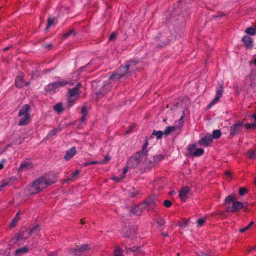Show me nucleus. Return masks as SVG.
<instances>
[{
  "label": "nucleus",
  "mask_w": 256,
  "mask_h": 256,
  "mask_svg": "<svg viewBox=\"0 0 256 256\" xmlns=\"http://www.w3.org/2000/svg\"><path fill=\"white\" fill-rule=\"evenodd\" d=\"M53 183L48 176H41L30 184L27 187V190L29 194H36Z\"/></svg>",
  "instance_id": "nucleus-1"
},
{
  "label": "nucleus",
  "mask_w": 256,
  "mask_h": 256,
  "mask_svg": "<svg viewBox=\"0 0 256 256\" xmlns=\"http://www.w3.org/2000/svg\"><path fill=\"white\" fill-rule=\"evenodd\" d=\"M76 247V248L72 249L68 252V256H80V253L90 249L88 244H84L81 246H77Z\"/></svg>",
  "instance_id": "nucleus-2"
},
{
  "label": "nucleus",
  "mask_w": 256,
  "mask_h": 256,
  "mask_svg": "<svg viewBox=\"0 0 256 256\" xmlns=\"http://www.w3.org/2000/svg\"><path fill=\"white\" fill-rule=\"evenodd\" d=\"M126 74L124 72L122 68H121L119 70L110 76L108 82L110 84L118 82L122 78L125 76Z\"/></svg>",
  "instance_id": "nucleus-3"
},
{
  "label": "nucleus",
  "mask_w": 256,
  "mask_h": 256,
  "mask_svg": "<svg viewBox=\"0 0 256 256\" xmlns=\"http://www.w3.org/2000/svg\"><path fill=\"white\" fill-rule=\"evenodd\" d=\"M122 235L124 237L133 238L136 235V231L134 228H128L126 226L122 228Z\"/></svg>",
  "instance_id": "nucleus-4"
},
{
  "label": "nucleus",
  "mask_w": 256,
  "mask_h": 256,
  "mask_svg": "<svg viewBox=\"0 0 256 256\" xmlns=\"http://www.w3.org/2000/svg\"><path fill=\"white\" fill-rule=\"evenodd\" d=\"M112 89L111 84L109 82H104L102 88L96 92V94L98 98H100Z\"/></svg>",
  "instance_id": "nucleus-5"
},
{
  "label": "nucleus",
  "mask_w": 256,
  "mask_h": 256,
  "mask_svg": "<svg viewBox=\"0 0 256 256\" xmlns=\"http://www.w3.org/2000/svg\"><path fill=\"white\" fill-rule=\"evenodd\" d=\"M237 122L230 127V136H234V135L238 134L242 130L241 128L244 125V121Z\"/></svg>",
  "instance_id": "nucleus-6"
},
{
  "label": "nucleus",
  "mask_w": 256,
  "mask_h": 256,
  "mask_svg": "<svg viewBox=\"0 0 256 256\" xmlns=\"http://www.w3.org/2000/svg\"><path fill=\"white\" fill-rule=\"evenodd\" d=\"M223 87L222 85L221 84H219V86L216 90V96L215 97V98L210 103L208 104V108H211L212 106L216 104L218 102L220 98L222 97V93H223Z\"/></svg>",
  "instance_id": "nucleus-7"
},
{
  "label": "nucleus",
  "mask_w": 256,
  "mask_h": 256,
  "mask_svg": "<svg viewBox=\"0 0 256 256\" xmlns=\"http://www.w3.org/2000/svg\"><path fill=\"white\" fill-rule=\"evenodd\" d=\"M136 64L137 62L134 61H131L128 62L126 65L122 68L126 74H131L136 70Z\"/></svg>",
  "instance_id": "nucleus-8"
},
{
  "label": "nucleus",
  "mask_w": 256,
  "mask_h": 256,
  "mask_svg": "<svg viewBox=\"0 0 256 256\" xmlns=\"http://www.w3.org/2000/svg\"><path fill=\"white\" fill-rule=\"evenodd\" d=\"M244 206V204L236 200L233 202L232 205L231 206H228L226 208V212H234L238 211Z\"/></svg>",
  "instance_id": "nucleus-9"
},
{
  "label": "nucleus",
  "mask_w": 256,
  "mask_h": 256,
  "mask_svg": "<svg viewBox=\"0 0 256 256\" xmlns=\"http://www.w3.org/2000/svg\"><path fill=\"white\" fill-rule=\"evenodd\" d=\"M30 236L28 229H22L20 230L19 233L16 236L15 238L18 241L25 240Z\"/></svg>",
  "instance_id": "nucleus-10"
},
{
  "label": "nucleus",
  "mask_w": 256,
  "mask_h": 256,
  "mask_svg": "<svg viewBox=\"0 0 256 256\" xmlns=\"http://www.w3.org/2000/svg\"><path fill=\"white\" fill-rule=\"evenodd\" d=\"M34 167L33 164L28 159H26L22 161L19 168V170L26 171Z\"/></svg>",
  "instance_id": "nucleus-11"
},
{
  "label": "nucleus",
  "mask_w": 256,
  "mask_h": 256,
  "mask_svg": "<svg viewBox=\"0 0 256 256\" xmlns=\"http://www.w3.org/2000/svg\"><path fill=\"white\" fill-rule=\"evenodd\" d=\"M68 83V82L66 81L62 80L59 82H55L52 83H50L47 86V87L49 90H52L64 86H66Z\"/></svg>",
  "instance_id": "nucleus-12"
},
{
  "label": "nucleus",
  "mask_w": 256,
  "mask_h": 256,
  "mask_svg": "<svg viewBox=\"0 0 256 256\" xmlns=\"http://www.w3.org/2000/svg\"><path fill=\"white\" fill-rule=\"evenodd\" d=\"M213 138L211 135H207L202 138L198 141V144L203 146H207L212 142Z\"/></svg>",
  "instance_id": "nucleus-13"
},
{
  "label": "nucleus",
  "mask_w": 256,
  "mask_h": 256,
  "mask_svg": "<svg viewBox=\"0 0 256 256\" xmlns=\"http://www.w3.org/2000/svg\"><path fill=\"white\" fill-rule=\"evenodd\" d=\"M24 76L20 74L16 77L15 80V84L16 87L22 88L26 85H28V82H24L23 80Z\"/></svg>",
  "instance_id": "nucleus-14"
},
{
  "label": "nucleus",
  "mask_w": 256,
  "mask_h": 256,
  "mask_svg": "<svg viewBox=\"0 0 256 256\" xmlns=\"http://www.w3.org/2000/svg\"><path fill=\"white\" fill-rule=\"evenodd\" d=\"M242 42L244 46L249 49H252L253 47L252 39L248 36H244L242 38Z\"/></svg>",
  "instance_id": "nucleus-15"
},
{
  "label": "nucleus",
  "mask_w": 256,
  "mask_h": 256,
  "mask_svg": "<svg viewBox=\"0 0 256 256\" xmlns=\"http://www.w3.org/2000/svg\"><path fill=\"white\" fill-rule=\"evenodd\" d=\"M190 192V188L188 186H184L182 188L179 192V197L181 200L184 201L187 194Z\"/></svg>",
  "instance_id": "nucleus-16"
},
{
  "label": "nucleus",
  "mask_w": 256,
  "mask_h": 256,
  "mask_svg": "<svg viewBox=\"0 0 256 256\" xmlns=\"http://www.w3.org/2000/svg\"><path fill=\"white\" fill-rule=\"evenodd\" d=\"M30 106L28 104L24 105L19 111L18 116H26V114H30Z\"/></svg>",
  "instance_id": "nucleus-17"
},
{
  "label": "nucleus",
  "mask_w": 256,
  "mask_h": 256,
  "mask_svg": "<svg viewBox=\"0 0 256 256\" xmlns=\"http://www.w3.org/2000/svg\"><path fill=\"white\" fill-rule=\"evenodd\" d=\"M76 154V148L74 147H72L66 152V155L64 156V158L66 161H68L70 160Z\"/></svg>",
  "instance_id": "nucleus-18"
},
{
  "label": "nucleus",
  "mask_w": 256,
  "mask_h": 256,
  "mask_svg": "<svg viewBox=\"0 0 256 256\" xmlns=\"http://www.w3.org/2000/svg\"><path fill=\"white\" fill-rule=\"evenodd\" d=\"M80 92L81 91H78L74 88H70L68 90L67 96L79 98Z\"/></svg>",
  "instance_id": "nucleus-19"
},
{
  "label": "nucleus",
  "mask_w": 256,
  "mask_h": 256,
  "mask_svg": "<svg viewBox=\"0 0 256 256\" xmlns=\"http://www.w3.org/2000/svg\"><path fill=\"white\" fill-rule=\"evenodd\" d=\"M30 122V114H26V116H23L18 122V126H22L27 125Z\"/></svg>",
  "instance_id": "nucleus-20"
},
{
  "label": "nucleus",
  "mask_w": 256,
  "mask_h": 256,
  "mask_svg": "<svg viewBox=\"0 0 256 256\" xmlns=\"http://www.w3.org/2000/svg\"><path fill=\"white\" fill-rule=\"evenodd\" d=\"M28 248L26 246L16 249L14 252L15 256H20L27 253L28 252Z\"/></svg>",
  "instance_id": "nucleus-21"
},
{
  "label": "nucleus",
  "mask_w": 256,
  "mask_h": 256,
  "mask_svg": "<svg viewBox=\"0 0 256 256\" xmlns=\"http://www.w3.org/2000/svg\"><path fill=\"white\" fill-rule=\"evenodd\" d=\"M184 114H183V115L181 116V118L177 121H176L174 123V127H175V129L176 130L177 129H180L182 128L183 125H184Z\"/></svg>",
  "instance_id": "nucleus-22"
},
{
  "label": "nucleus",
  "mask_w": 256,
  "mask_h": 256,
  "mask_svg": "<svg viewBox=\"0 0 256 256\" xmlns=\"http://www.w3.org/2000/svg\"><path fill=\"white\" fill-rule=\"evenodd\" d=\"M140 164V162L137 161L134 156L130 158L128 162V164L132 168H135Z\"/></svg>",
  "instance_id": "nucleus-23"
},
{
  "label": "nucleus",
  "mask_w": 256,
  "mask_h": 256,
  "mask_svg": "<svg viewBox=\"0 0 256 256\" xmlns=\"http://www.w3.org/2000/svg\"><path fill=\"white\" fill-rule=\"evenodd\" d=\"M237 200V197L235 194H230L224 200L226 204H228L230 202H232Z\"/></svg>",
  "instance_id": "nucleus-24"
},
{
  "label": "nucleus",
  "mask_w": 256,
  "mask_h": 256,
  "mask_svg": "<svg viewBox=\"0 0 256 256\" xmlns=\"http://www.w3.org/2000/svg\"><path fill=\"white\" fill-rule=\"evenodd\" d=\"M196 145L195 144H193L189 146L188 151V154L189 156H191L192 157L194 156V152L196 150Z\"/></svg>",
  "instance_id": "nucleus-25"
},
{
  "label": "nucleus",
  "mask_w": 256,
  "mask_h": 256,
  "mask_svg": "<svg viewBox=\"0 0 256 256\" xmlns=\"http://www.w3.org/2000/svg\"><path fill=\"white\" fill-rule=\"evenodd\" d=\"M148 140H145V142L142 146V150L139 151L141 154H143L144 155L146 156L148 152Z\"/></svg>",
  "instance_id": "nucleus-26"
},
{
  "label": "nucleus",
  "mask_w": 256,
  "mask_h": 256,
  "mask_svg": "<svg viewBox=\"0 0 256 256\" xmlns=\"http://www.w3.org/2000/svg\"><path fill=\"white\" fill-rule=\"evenodd\" d=\"M28 230H30V235L32 234H38L40 231V226L38 225L35 226L31 228L28 229Z\"/></svg>",
  "instance_id": "nucleus-27"
},
{
  "label": "nucleus",
  "mask_w": 256,
  "mask_h": 256,
  "mask_svg": "<svg viewBox=\"0 0 256 256\" xmlns=\"http://www.w3.org/2000/svg\"><path fill=\"white\" fill-rule=\"evenodd\" d=\"M68 100L67 102V105L68 108H70L72 106H73L75 102L78 99V98H74V97H70V96H68Z\"/></svg>",
  "instance_id": "nucleus-28"
},
{
  "label": "nucleus",
  "mask_w": 256,
  "mask_h": 256,
  "mask_svg": "<svg viewBox=\"0 0 256 256\" xmlns=\"http://www.w3.org/2000/svg\"><path fill=\"white\" fill-rule=\"evenodd\" d=\"M176 130V129H175V127H174V126H167L164 131V134L166 136H167L169 134H170L172 132Z\"/></svg>",
  "instance_id": "nucleus-29"
},
{
  "label": "nucleus",
  "mask_w": 256,
  "mask_h": 256,
  "mask_svg": "<svg viewBox=\"0 0 256 256\" xmlns=\"http://www.w3.org/2000/svg\"><path fill=\"white\" fill-rule=\"evenodd\" d=\"M54 109L55 111L58 112H60L64 110V108H62V104L60 102L54 105Z\"/></svg>",
  "instance_id": "nucleus-30"
},
{
  "label": "nucleus",
  "mask_w": 256,
  "mask_h": 256,
  "mask_svg": "<svg viewBox=\"0 0 256 256\" xmlns=\"http://www.w3.org/2000/svg\"><path fill=\"white\" fill-rule=\"evenodd\" d=\"M56 19L54 18H49L48 20V25L45 29L46 31H48L49 28L55 23Z\"/></svg>",
  "instance_id": "nucleus-31"
},
{
  "label": "nucleus",
  "mask_w": 256,
  "mask_h": 256,
  "mask_svg": "<svg viewBox=\"0 0 256 256\" xmlns=\"http://www.w3.org/2000/svg\"><path fill=\"white\" fill-rule=\"evenodd\" d=\"M152 134L156 136L157 139H160L162 138V136L164 134V132L161 130L156 131V130H154L152 132Z\"/></svg>",
  "instance_id": "nucleus-32"
},
{
  "label": "nucleus",
  "mask_w": 256,
  "mask_h": 256,
  "mask_svg": "<svg viewBox=\"0 0 256 256\" xmlns=\"http://www.w3.org/2000/svg\"><path fill=\"white\" fill-rule=\"evenodd\" d=\"M76 34V32L74 30H71L64 34L62 37L64 38H66L70 36H75Z\"/></svg>",
  "instance_id": "nucleus-33"
},
{
  "label": "nucleus",
  "mask_w": 256,
  "mask_h": 256,
  "mask_svg": "<svg viewBox=\"0 0 256 256\" xmlns=\"http://www.w3.org/2000/svg\"><path fill=\"white\" fill-rule=\"evenodd\" d=\"M60 130H61V129L60 128H56L51 130L50 132L48 133V137L50 138L54 136H56L58 132H60Z\"/></svg>",
  "instance_id": "nucleus-34"
},
{
  "label": "nucleus",
  "mask_w": 256,
  "mask_h": 256,
  "mask_svg": "<svg viewBox=\"0 0 256 256\" xmlns=\"http://www.w3.org/2000/svg\"><path fill=\"white\" fill-rule=\"evenodd\" d=\"M114 252L116 256H122V251L119 246L115 247Z\"/></svg>",
  "instance_id": "nucleus-35"
},
{
  "label": "nucleus",
  "mask_w": 256,
  "mask_h": 256,
  "mask_svg": "<svg viewBox=\"0 0 256 256\" xmlns=\"http://www.w3.org/2000/svg\"><path fill=\"white\" fill-rule=\"evenodd\" d=\"M204 153V150L202 148H196L194 152V156H200Z\"/></svg>",
  "instance_id": "nucleus-36"
},
{
  "label": "nucleus",
  "mask_w": 256,
  "mask_h": 256,
  "mask_svg": "<svg viewBox=\"0 0 256 256\" xmlns=\"http://www.w3.org/2000/svg\"><path fill=\"white\" fill-rule=\"evenodd\" d=\"M18 213H17L16 216L12 220V222H11L10 224V226L11 228L14 227L18 222L20 220V218L18 216Z\"/></svg>",
  "instance_id": "nucleus-37"
},
{
  "label": "nucleus",
  "mask_w": 256,
  "mask_h": 256,
  "mask_svg": "<svg viewBox=\"0 0 256 256\" xmlns=\"http://www.w3.org/2000/svg\"><path fill=\"white\" fill-rule=\"evenodd\" d=\"M245 32L250 36H254L256 34V30L254 28H252L251 27L247 28L245 30Z\"/></svg>",
  "instance_id": "nucleus-38"
},
{
  "label": "nucleus",
  "mask_w": 256,
  "mask_h": 256,
  "mask_svg": "<svg viewBox=\"0 0 256 256\" xmlns=\"http://www.w3.org/2000/svg\"><path fill=\"white\" fill-rule=\"evenodd\" d=\"M221 132L218 130H214L212 132V138H218L220 137L221 136Z\"/></svg>",
  "instance_id": "nucleus-39"
},
{
  "label": "nucleus",
  "mask_w": 256,
  "mask_h": 256,
  "mask_svg": "<svg viewBox=\"0 0 256 256\" xmlns=\"http://www.w3.org/2000/svg\"><path fill=\"white\" fill-rule=\"evenodd\" d=\"M130 212L131 214L136 215H138L140 213L139 208L138 206H134L131 208Z\"/></svg>",
  "instance_id": "nucleus-40"
},
{
  "label": "nucleus",
  "mask_w": 256,
  "mask_h": 256,
  "mask_svg": "<svg viewBox=\"0 0 256 256\" xmlns=\"http://www.w3.org/2000/svg\"><path fill=\"white\" fill-rule=\"evenodd\" d=\"M146 204L150 208H154L156 206V204L154 200H146Z\"/></svg>",
  "instance_id": "nucleus-41"
},
{
  "label": "nucleus",
  "mask_w": 256,
  "mask_h": 256,
  "mask_svg": "<svg viewBox=\"0 0 256 256\" xmlns=\"http://www.w3.org/2000/svg\"><path fill=\"white\" fill-rule=\"evenodd\" d=\"M244 128L246 130H249V129H251V128L254 129L256 128V124L255 123H252V124L248 123L246 124H244Z\"/></svg>",
  "instance_id": "nucleus-42"
},
{
  "label": "nucleus",
  "mask_w": 256,
  "mask_h": 256,
  "mask_svg": "<svg viewBox=\"0 0 256 256\" xmlns=\"http://www.w3.org/2000/svg\"><path fill=\"white\" fill-rule=\"evenodd\" d=\"M144 156L143 154L138 152L136 154L135 156L134 157L137 161H138L140 163L142 161V156Z\"/></svg>",
  "instance_id": "nucleus-43"
},
{
  "label": "nucleus",
  "mask_w": 256,
  "mask_h": 256,
  "mask_svg": "<svg viewBox=\"0 0 256 256\" xmlns=\"http://www.w3.org/2000/svg\"><path fill=\"white\" fill-rule=\"evenodd\" d=\"M254 224V222H250L247 226L246 227L242 228L240 230V232H244L246 230H248L252 225Z\"/></svg>",
  "instance_id": "nucleus-44"
},
{
  "label": "nucleus",
  "mask_w": 256,
  "mask_h": 256,
  "mask_svg": "<svg viewBox=\"0 0 256 256\" xmlns=\"http://www.w3.org/2000/svg\"><path fill=\"white\" fill-rule=\"evenodd\" d=\"M247 155L248 157L250 158H256V153L253 150H249L247 152Z\"/></svg>",
  "instance_id": "nucleus-45"
},
{
  "label": "nucleus",
  "mask_w": 256,
  "mask_h": 256,
  "mask_svg": "<svg viewBox=\"0 0 256 256\" xmlns=\"http://www.w3.org/2000/svg\"><path fill=\"white\" fill-rule=\"evenodd\" d=\"M80 171L78 170H76L74 172L72 173L70 175V178H68V180H72L73 178H75L76 176H78L79 174L80 173Z\"/></svg>",
  "instance_id": "nucleus-46"
},
{
  "label": "nucleus",
  "mask_w": 256,
  "mask_h": 256,
  "mask_svg": "<svg viewBox=\"0 0 256 256\" xmlns=\"http://www.w3.org/2000/svg\"><path fill=\"white\" fill-rule=\"evenodd\" d=\"M99 164V162L98 161H96V160H95V161H88V162H84V164H83V166H87L89 165H90V164Z\"/></svg>",
  "instance_id": "nucleus-47"
},
{
  "label": "nucleus",
  "mask_w": 256,
  "mask_h": 256,
  "mask_svg": "<svg viewBox=\"0 0 256 256\" xmlns=\"http://www.w3.org/2000/svg\"><path fill=\"white\" fill-rule=\"evenodd\" d=\"M164 158V156L162 154H158L154 157V162H158Z\"/></svg>",
  "instance_id": "nucleus-48"
},
{
  "label": "nucleus",
  "mask_w": 256,
  "mask_h": 256,
  "mask_svg": "<svg viewBox=\"0 0 256 256\" xmlns=\"http://www.w3.org/2000/svg\"><path fill=\"white\" fill-rule=\"evenodd\" d=\"M248 192L247 190L243 187L240 188L239 189L238 193L240 196H244Z\"/></svg>",
  "instance_id": "nucleus-49"
},
{
  "label": "nucleus",
  "mask_w": 256,
  "mask_h": 256,
  "mask_svg": "<svg viewBox=\"0 0 256 256\" xmlns=\"http://www.w3.org/2000/svg\"><path fill=\"white\" fill-rule=\"evenodd\" d=\"M110 158L108 156H106L104 159L102 161H98L99 164H106L108 160H110Z\"/></svg>",
  "instance_id": "nucleus-50"
},
{
  "label": "nucleus",
  "mask_w": 256,
  "mask_h": 256,
  "mask_svg": "<svg viewBox=\"0 0 256 256\" xmlns=\"http://www.w3.org/2000/svg\"><path fill=\"white\" fill-rule=\"evenodd\" d=\"M138 194V192L134 188H133L130 191V194L132 197L136 196Z\"/></svg>",
  "instance_id": "nucleus-51"
},
{
  "label": "nucleus",
  "mask_w": 256,
  "mask_h": 256,
  "mask_svg": "<svg viewBox=\"0 0 256 256\" xmlns=\"http://www.w3.org/2000/svg\"><path fill=\"white\" fill-rule=\"evenodd\" d=\"M172 204V202L169 200H166L164 201V205L166 208H170V206H171Z\"/></svg>",
  "instance_id": "nucleus-52"
},
{
  "label": "nucleus",
  "mask_w": 256,
  "mask_h": 256,
  "mask_svg": "<svg viewBox=\"0 0 256 256\" xmlns=\"http://www.w3.org/2000/svg\"><path fill=\"white\" fill-rule=\"evenodd\" d=\"M116 36V32H112L110 36L109 40L110 41L115 40Z\"/></svg>",
  "instance_id": "nucleus-53"
},
{
  "label": "nucleus",
  "mask_w": 256,
  "mask_h": 256,
  "mask_svg": "<svg viewBox=\"0 0 256 256\" xmlns=\"http://www.w3.org/2000/svg\"><path fill=\"white\" fill-rule=\"evenodd\" d=\"M205 222H206L205 219H204V218L199 219L198 220V226H201L204 225Z\"/></svg>",
  "instance_id": "nucleus-54"
},
{
  "label": "nucleus",
  "mask_w": 256,
  "mask_h": 256,
  "mask_svg": "<svg viewBox=\"0 0 256 256\" xmlns=\"http://www.w3.org/2000/svg\"><path fill=\"white\" fill-rule=\"evenodd\" d=\"M81 112L82 114V115H87L88 112L86 110V106H83L82 108Z\"/></svg>",
  "instance_id": "nucleus-55"
},
{
  "label": "nucleus",
  "mask_w": 256,
  "mask_h": 256,
  "mask_svg": "<svg viewBox=\"0 0 256 256\" xmlns=\"http://www.w3.org/2000/svg\"><path fill=\"white\" fill-rule=\"evenodd\" d=\"M135 128V126H132L126 131V134H129L132 132V130L134 128Z\"/></svg>",
  "instance_id": "nucleus-56"
},
{
  "label": "nucleus",
  "mask_w": 256,
  "mask_h": 256,
  "mask_svg": "<svg viewBox=\"0 0 256 256\" xmlns=\"http://www.w3.org/2000/svg\"><path fill=\"white\" fill-rule=\"evenodd\" d=\"M82 87V84L80 83H78L76 87L74 88L76 90L78 91H80V88Z\"/></svg>",
  "instance_id": "nucleus-57"
},
{
  "label": "nucleus",
  "mask_w": 256,
  "mask_h": 256,
  "mask_svg": "<svg viewBox=\"0 0 256 256\" xmlns=\"http://www.w3.org/2000/svg\"><path fill=\"white\" fill-rule=\"evenodd\" d=\"M8 184V182H3L2 184H0V190H2V188L6 186Z\"/></svg>",
  "instance_id": "nucleus-58"
},
{
  "label": "nucleus",
  "mask_w": 256,
  "mask_h": 256,
  "mask_svg": "<svg viewBox=\"0 0 256 256\" xmlns=\"http://www.w3.org/2000/svg\"><path fill=\"white\" fill-rule=\"evenodd\" d=\"M86 115H82V116L80 118V122L82 123L83 122H84V120H86Z\"/></svg>",
  "instance_id": "nucleus-59"
},
{
  "label": "nucleus",
  "mask_w": 256,
  "mask_h": 256,
  "mask_svg": "<svg viewBox=\"0 0 256 256\" xmlns=\"http://www.w3.org/2000/svg\"><path fill=\"white\" fill-rule=\"evenodd\" d=\"M224 16H225V14L223 12H220L218 15L214 16V18L222 17Z\"/></svg>",
  "instance_id": "nucleus-60"
},
{
  "label": "nucleus",
  "mask_w": 256,
  "mask_h": 256,
  "mask_svg": "<svg viewBox=\"0 0 256 256\" xmlns=\"http://www.w3.org/2000/svg\"><path fill=\"white\" fill-rule=\"evenodd\" d=\"M128 166L124 167L123 169L122 174H125L128 172Z\"/></svg>",
  "instance_id": "nucleus-61"
},
{
  "label": "nucleus",
  "mask_w": 256,
  "mask_h": 256,
  "mask_svg": "<svg viewBox=\"0 0 256 256\" xmlns=\"http://www.w3.org/2000/svg\"><path fill=\"white\" fill-rule=\"evenodd\" d=\"M188 220H183V222H184V226H186L188 224Z\"/></svg>",
  "instance_id": "nucleus-62"
},
{
  "label": "nucleus",
  "mask_w": 256,
  "mask_h": 256,
  "mask_svg": "<svg viewBox=\"0 0 256 256\" xmlns=\"http://www.w3.org/2000/svg\"><path fill=\"white\" fill-rule=\"evenodd\" d=\"M225 174H226V175L227 176H228V178H230L231 177V174H230V173L229 172L226 171V172H225Z\"/></svg>",
  "instance_id": "nucleus-63"
},
{
  "label": "nucleus",
  "mask_w": 256,
  "mask_h": 256,
  "mask_svg": "<svg viewBox=\"0 0 256 256\" xmlns=\"http://www.w3.org/2000/svg\"><path fill=\"white\" fill-rule=\"evenodd\" d=\"M250 116L254 119V122H256V114H253Z\"/></svg>",
  "instance_id": "nucleus-64"
}]
</instances>
